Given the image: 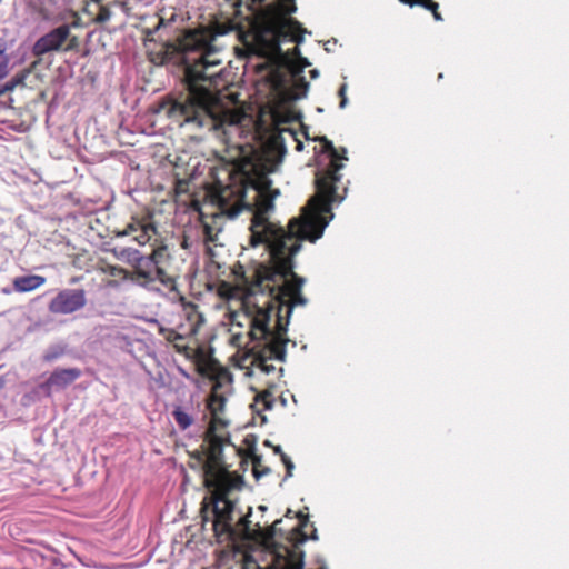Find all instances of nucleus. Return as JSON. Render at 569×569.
I'll return each mask as SVG.
<instances>
[{
	"instance_id": "9d476101",
	"label": "nucleus",
	"mask_w": 569,
	"mask_h": 569,
	"mask_svg": "<svg viewBox=\"0 0 569 569\" xmlns=\"http://www.w3.org/2000/svg\"><path fill=\"white\" fill-rule=\"evenodd\" d=\"M157 228L150 221L134 220L127 226L123 231L126 236H132V239L139 244L144 246L156 236Z\"/></svg>"
},
{
	"instance_id": "e433bc0d",
	"label": "nucleus",
	"mask_w": 569,
	"mask_h": 569,
	"mask_svg": "<svg viewBox=\"0 0 569 569\" xmlns=\"http://www.w3.org/2000/svg\"><path fill=\"white\" fill-rule=\"evenodd\" d=\"M4 93H6V92H4L3 88L1 87V88H0V97H1V96H3Z\"/></svg>"
},
{
	"instance_id": "9b49d317",
	"label": "nucleus",
	"mask_w": 569,
	"mask_h": 569,
	"mask_svg": "<svg viewBox=\"0 0 569 569\" xmlns=\"http://www.w3.org/2000/svg\"><path fill=\"white\" fill-rule=\"evenodd\" d=\"M81 375V371L77 368L70 369H58L54 370L47 381L42 385V388L50 391L52 388L62 389L77 380Z\"/></svg>"
},
{
	"instance_id": "4468645a",
	"label": "nucleus",
	"mask_w": 569,
	"mask_h": 569,
	"mask_svg": "<svg viewBox=\"0 0 569 569\" xmlns=\"http://www.w3.org/2000/svg\"><path fill=\"white\" fill-rule=\"evenodd\" d=\"M252 472L257 480H259L261 477L267 476L270 473V468L266 467L262 463V457L254 455L252 457Z\"/></svg>"
},
{
	"instance_id": "5701e85b",
	"label": "nucleus",
	"mask_w": 569,
	"mask_h": 569,
	"mask_svg": "<svg viewBox=\"0 0 569 569\" xmlns=\"http://www.w3.org/2000/svg\"><path fill=\"white\" fill-rule=\"evenodd\" d=\"M346 90H347V84H342L339 89V96L341 98V101H340V108H345L348 103V99L346 97Z\"/></svg>"
},
{
	"instance_id": "a211bd4d",
	"label": "nucleus",
	"mask_w": 569,
	"mask_h": 569,
	"mask_svg": "<svg viewBox=\"0 0 569 569\" xmlns=\"http://www.w3.org/2000/svg\"><path fill=\"white\" fill-rule=\"evenodd\" d=\"M9 73V57L3 50H0V80L4 79Z\"/></svg>"
},
{
	"instance_id": "7ed1b4c3",
	"label": "nucleus",
	"mask_w": 569,
	"mask_h": 569,
	"mask_svg": "<svg viewBox=\"0 0 569 569\" xmlns=\"http://www.w3.org/2000/svg\"><path fill=\"white\" fill-rule=\"evenodd\" d=\"M222 441L218 437L211 438V449L208 453L207 461L204 462L203 470L206 477V486L211 489L212 526L217 536L228 535L233 536L237 532L241 533L247 539H253L261 542L267 548L273 545L276 533V525L280 520L274 521L273 526L262 528L260 523L251 526L249 515L241 518L237 523H233L234 503L228 498V495L233 490H240L243 485L242 477L230 473L222 466L221 462Z\"/></svg>"
},
{
	"instance_id": "f03ea898",
	"label": "nucleus",
	"mask_w": 569,
	"mask_h": 569,
	"mask_svg": "<svg viewBox=\"0 0 569 569\" xmlns=\"http://www.w3.org/2000/svg\"><path fill=\"white\" fill-rule=\"evenodd\" d=\"M218 36L208 28H199L187 30L178 38L177 50L184 63L188 93L180 99L163 100L159 111L180 126L208 130L218 127L213 110L217 99L210 90L226 82Z\"/></svg>"
},
{
	"instance_id": "2f4dec72",
	"label": "nucleus",
	"mask_w": 569,
	"mask_h": 569,
	"mask_svg": "<svg viewBox=\"0 0 569 569\" xmlns=\"http://www.w3.org/2000/svg\"><path fill=\"white\" fill-rule=\"evenodd\" d=\"M312 540H318V535H317V530L315 529L313 530V533L311 535L310 537Z\"/></svg>"
},
{
	"instance_id": "20e7f679",
	"label": "nucleus",
	"mask_w": 569,
	"mask_h": 569,
	"mask_svg": "<svg viewBox=\"0 0 569 569\" xmlns=\"http://www.w3.org/2000/svg\"><path fill=\"white\" fill-rule=\"evenodd\" d=\"M293 58L283 57V63L289 71V80H279L276 90L283 102H291L307 97L309 83L306 81L303 71L311 63L300 56V50L293 49Z\"/></svg>"
},
{
	"instance_id": "473e14b6",
	"label": "nucleus",
	"mask_w": 569,
	"mask_h": 569,
	"mask_svg": "<svg viewBox=\"0 0 569 569\" xmlns=\"http://www.w3.org/2000/svg\"><path fill=\"white\" fill-rule=\"evenodd\" d=\"M117 286H118V283L116 281H109L108 282V287H113L114 288Z\"/></svg>"
},
{
	"instance_id": "c9c22d12",
	"label": "nucleus",
	"mask_w": 569,
	"mask_h": 569,
	"mask_svg": "<svg viewBox=\"0 0 569 569\" xmlns=\"http://www.w3.org/2000/svg\"><path fill=\"white\" fill-rule=\"evenodd\" d=\"M307 539H308V537L303 535V536L301 537V539H300V542H305Z\"/></svg>"
},
{
	"instance_id": "7c9ffc66",
	"label": "nucleus",
	"mask_w": 569,
	"mask_h": 569,
	"mask_svg": "<svg viewBox=\"0 0 569 569\" xmlns=\"http://www.w3.org/2000/svg\"><path fill=\"white\" fill-rule=\"evenodd\" d=\"M296 149H297L298 151H301V150H302V142L297 141Z\"/></svg>"
},
{
	"instance_id": "2eb2a0df",
	"label": "nucleus",
	"mask_w": 569,
	"mask_h": 569,
	"mask_svg": "<svg viewBox=\"0 0 569 569\" xmlns=\"http://www.w3.org/2000/svg\"><path fill=\"white\" fill-rule=\"evenodd\" d=\"M148 259L152 260L156 266H161L169 258L167 246L157 247L151 254L146 256Z\"/></svg>"
},
{
	"instance_id": "393cba45",
	"label": "nucleus",
	"mask_w": 569,
	"mask_h": 569,
	"mask_svg": "<svg viewBox=\"0 0 569 569\" xmlns=\"http://www.w3.org/2000/svg\"><path fill=\"white\" fill-rule=\"evenodd\" d=\"M425 0H399V2L401 3H405V4H408L410 7H413V6H422L425 4L423 2Z\"/></svg>"
},
{
	"instance_id": "b1692460",
	"label": "nucleus",
	"mask_w": 569,
	"mask_h": 569,
	"mask_svg": "<svg viewBox=\"0 0 569 569\" xmlns=\"http://www.w3.org/2000/svg\"><path fill=\"white\" fill-rule=\"evenodd\" d=\"M209 407L212 410V412H216L218 409L222 408V401L218 400L216 397H213V398H211Z\"/></svg>"
},
{
	"instance_id": "c85d7f7f",
	"label": "nucleus",
	"mask_w": 569,
	"mask_h": 569,
	"mask_svg": "<svg viewBox=\"0 0 569 569\" xmlns=\"http://www.w3.org/2000/svg\"><path fill=\"white\" fill-rule=\"evenodd\" d=\"M298 517L302 519L301 526H305L308 521V517L302 515L301 512H299Z\"/></svg>"
},
{
	"instance_id": "ddd939ff",
	"label": "nucleus",
	"mask_w": 569,
	"mask_h": 569,
	"mask_svg": "<svg viewBox=\"0 0 569 569\" xmlns=\"http://www.w3.org/2000/svg\"><path fill=\"white\" fill-rule=\"evenodd\" d=\"M172 416L181 430L188 429L193 423L192 415L181 406L173 408Z\"/></svg>"
},
{
	"instance_id": "423d86ee",
	"label": "nucleus",
	"mask_w": 569,
	"mask_h": 569,
	"mask_svg": "<svg viewBox=\"0 0 569 569\" xmlns=\"http://www.w3.org/2000/svg\"><path fill=\"white\" fill-rule=\"evenodd\" d=\"M86 303L83 289H63L49 302V310L57 315H69L81 310Z\"/></svg>"
},
{
	"instance_id": "1a4fd4ad",
	"label": "nucleus",
	"mask_w": 569,
	"mask_h": 569,
	"mask_svg": "<svg viewBox=\"0 0 569 569\" xmlns=\"http://www.w3.org/2000/svg\"><path fill=\"white\" fill-rule=\"evenodd\" d=\"M271 569H303V553L298 547L276 550L272 555Z\"/></svg>"
},
{
	"instance_id": "f257e3e1",
	"label": "nucleus",
	"mask_w": 569,
	"mask_h": 569,
	"mask_svg": "<svg viewBox=\"0 0 569 569\" xmlns=\"http://www.w3.org/2000/svg\"><path fill=\"white\" fill-rule=\"evenodd\" d=\"M330 154V169L319 172L316 178L317 192L302 207L301 214L292 218L287 229L268 221L267 214L273 209V200L279 194L271 189L269 173L274 163L252 164L243 182L238 187L224 186L217 190L214 199L223 216L234 219L242 210L252 212L250 246H261L268 259L260 262L250 281V295L243 303V313L249 326V336L254 343L251 348V366L270 375L276 367L271 360L283 362L287 357V337L292 308L306 306L301 295L306 280L293 272V257L301 249V241L315 242L323 234L333 219L332 206L343 197L336 192L340 181L339 170L343 168L335 147H323Z\"/></svg>"
},
{
	"instance_id": "cd10ccee",
	"label": "nucleus",
	"mask_w": 569,
	"mask_h": 569,
	"mask_svg": "<svg viewBox=\"0 0 569 569\" xmlns=\"http://www.w3.org/2000/svg\"><path fill=\"white\" fill-rule=\"evenodd\" d=\"M310 77H311L312 79H317V78L319 77V70H318V69H312V70L310 71Z\"/></svg>"
},
{
	"instance_id": "f3484780",
	"label": "nucleus",
	"mask_w": 569,
	"mask_h": 569,
	"mask_svg": "<svg viewBox=\"0 0 569 569\" xmlns=\"http://www.w3.org/2000/svg\"><path fill=\"white\" fill-rule=\"evenodd\" d=\"M94 4L98 7V10H99L97 16L94 17V21L98 23H103V22L109 21L112 16L109 8L99 4V2H96Z\"/></svg>"
},
{
	"instance_id": "4be33fe9",
	"label": "nucleus",
	"mask_w": 569,
	"mask_h": 569,
	"mask_svg": "<svg viewBox=\"0 0 569 569\" xmlns=\"http://www.w3.org/2000/svg\"><path fill=\"white\" fill-rule=\"evenodd\" d=\"M23 78H13L2 86L4 92L13 91L18 84L22 83Z\"/></svg>"
},
{
	"instance_id": "aec40b11",
	"label": "nucleus",
	"mask_w": 569,
	"mask_h": 569,
	"mask_svg": "<svg viewBox=\"0 0 569 569\" xmlns=\"http://www.w3.org/2000/svg\"><path fill=\"white\" fill-rule=\"evenodd\" d=\"M425 4H422L421 7L430 10L433 14V18L437 20V21H441L442 20V17L441 14L438 12V3L437 2H433L431 0H425L423 1Z\"/></svg>"
},
{
	"instance_id": "0eeeda50",
	"label": "nucleus",
	"mask_w": 569,
	"mask_h": 569,
	"mask_svg": "<svg viewBox=\"0 0 569 569\" xmlns=\"http://www.w3.org/2000/svg\"><path fill=\"white\" fill-rule=\"evenodd\" d=\"M270 118L273 129L278 132V136L274 137V143H280L282 148H284L286 134L293 141L296 139V132L289 128H281V124L293 122L298 119V113L296 110L287 108L283 104L274 106L270 110Z\"/></svg>"
},
{
	"instance_id": "ea45409f",
	"label": "nucleus",
	"mask_w": 569,
	"mask_h": 569,
	"mask_svg": "<svg viewBox=\"0 0 569 569\" xmlns=\"http://www.w3.org/2000/svg\"><path fill=\"white\" fill-rule=\"evenodd\" d=\"M264 445H266V446H268V447H271V443H270V441H269V440H266V441H264Z\"/></svg>"
},
{
	"instance_id": "412c9836",
	"label": "nucleus",
	"mask_w": 569,
	"mask_h": 569,
	"mask_svg": "<svg viewBox=\"0 0 569 569\" xmlns=\"http://www.w3.org/2000/svg\"><path fill=\"white\" fill-rule=\"evenodd\" d=\"M281 460H282L283 465L286 466V469H287L286 478L291 477L292 476V470L295 468L293 462L291 461V459L286 453H281Z\"/></svg>"
},
{
	"instance_id": "f704fd0d",
	"label": "nucleus",
	"mask_w": 569,
	"mask_h": 569,
	"mask_svg": "<svg viewBox=\"0 0 569 569\" xmlns=\"http://www.w3.org/2000/svg\"><path fill=\"white\" fill-rule=\"evenodd\" d=\"M3 386H4V381H3V379L0 378V390L3 388Z\"/></svg>"
},
{
	"instance_id": "bb28decb",
	"label": "nucleus",
	"mask_w": 569,
	"mask_h": 569,
	"mask_svg": "<svg viewBox=\"0 0 569 569\" xmlns=\"http://www.w3.org/2000/svg\"><path fill=\"white\" fill-rule=\"evenodd\" d=\"M271 51L274 53V54H279L281 53V48H280V44L278 41H273L271 43Z\"/></svg>"
},
{
	"instance_id": "6ab92c4d",
	"label": "nucleus",
	"mask_w": 569,
	"mask_h": 569,
	"mask_svg": "<svg viewBox=\"0 0 569 569\" xmlns=\"http://www.w3.org/2000/svg\"><path fill=\"white\" fill-rule=\"evenodd\" d=\"M107 272L112 277L121 278L123 280L130 279L127 270L121 267L110 266L108 267Z\"/></svg>"
},
{
	"instance_id": "6e6552de",
	"label": "nucleus",
	"mask_w": 569,
	"mask_h": 569,
	"mask_svg": "<svg viewBox=\"0 0 569 569\" xmlns=\"http://www.w3.org/2000/svg\"><path fill=\"white\" fill-rule=\"evenodd\" d=\"M71 27L61 24L58 28L39 38L32 48V52L37 57H42L48 52L58 51L70 36Z\"/></svg>"
},
{
	"instance_id": "4c0bfd02",
	"label": "nucleus",
	"mask_w": 569,
	"mask_h": 569,
	"mask_svg": "<svg viewBox=\"0 0 569 569\" xmlns=\"http://www.w3.org/2000/svg\"><path fill=\"white\" fill-rule=\"evenodd\" d=\"M259 509H260L261 511H266V510H267V507H264V506H260V507H259Z\"/></svg>"
},
{
	"instance_id": "dca6fc26",
	"label": "nucleus",
	"mask_w": 569,
	"mask_h": 569,
	"mask_svg": "<svg viewBox=\"0 0 569 569\" xmlns=\"http://www.w3.org/2000/svg\"><path fill=\"white\" fill-rule=\"evenodd\" d=\"M121 257L134 267L144 256L136 249L128 248L121 251Z\"/></svg>"
},
{
	"instance_id": "58836bf2",
	"label": "nucleus",
	"mask_w": 569,
	"mask_h": 569,
	"mask_svg": "<svg viewBox=\"0 0 569 569\" xmlns=\"http://www.w3.org/2000/svg\"><path fill=\"white\" fill-rule=\"evenodd\" d=\"M53 358H54L53 356H46L47 360H52Z\"/></svg>"
},
{
	"instance_id": "c756f323",
	"label": "nucleus",
	"mask_w": 569,
	"mask_h": 569,
	"mask_svg": "<svg viewBox=\"0 0 569 569\" xmlns=\"http://www.w3.org/2000/svg\"><path fill=\"white\" fill-rule=\"evenodd\" d=\"M273 451H274V453H278L280 456H281V453H283L280 446H274Z\"/></svg>"
},
{
	"instance_id": "a878e982",
	"label": "nucleus",
	"mask_w": 569,
	"mask_h": 569,
	"mask_svg": "<svg viewBox=\"0 0 569 569\" xmlns=\"http://www.w3.org/2000/svg\"><path fill=\"white\" fill-rule=\"evenodd\" d=\"M261 398H262V401H263V403H264L266 409H271V407H272V402H271V400L269 399V398H270V393H269V392H264V393L261 396Z\"/></svg>"
},
{
	"instance_id": "39448f33",
	"label": "nucleus",
	"mask_w": 569,
	"mask_h": 569,
	"mask_svg": "<svg viewBox=\"0 0 569 569\" xmlns=\"http://www.w3.org/2000/svg\"><path fill=\"white\" fill-rule=\"evenodd\" d=\"M134 271L130 279L137 284L147 288L148 290H159L156 282H160L169 291H177L174 279L169 276L163 267L156 266L152 260L146 256L133 267Z\"/></svg>"
},
{
	"instance_id": "f8f14e48",
	"label": "nucleus",
	"mask_w": 569,
	"mask_h": 569,
	"mask_svg": "<svg viewBox=\"0 0 569 569\" xmlns=\"http://www.w3.org/2000/svg\"><path fill=\"white\" fill-rule=\"evenodd\" d=\"M46 278L38 274L17 277L13 280V288L17 292H30L44 284Z\"/></svg>"
},
{
	"instance_id": "72a5a7b5",
	"label": "nucleus",
	"mask_w": 569,
	"mask_h": 569,
	"mask_svg": "<svg viewBox=\"0 0 569 569\" xmlns=\"http://www.w3.org/2000/svg\"><path fill=\"white\" fill-rule=\"evenodd\" d=\"M295 41L301 43L303 41L302 37H295Z\"/></svg>"
}]
</instances>
